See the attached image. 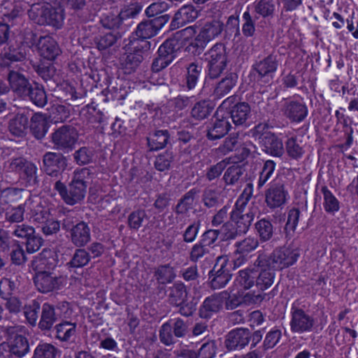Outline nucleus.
Returning <instances> with one entry per match:
<instances>
[{
    "mask_svg": "<svg viewBox=\"0 0 358 358\" xmlns=\"http://www.w3.org/2000/svg\"><path fill=\"white\" fill-rule=\"evenodd\" d=\"M323 194V207L324 210L330 214H334L340 209V202L326 185L321 187Z\"/></svg>",
    "mask_w": 358,
    "mask_h": 358,
    "instance_id": "79ce46f5",
    "label": "nucleus"
},
{
    "mask_svg": "<svg viewBox=\"0 0 358 358\" xmlns=\"http://www.w3.org/2000/svg\"><path fill=\"white\" fill-rule=\"evenodd\" d=\"M156 280L160 284H166L173 281L176 277L173 268L169 264L161 265L155 271Z\"/></svg>",
    "mask_w": 358,
    "mask_h": 358,
    "instance_id": "3c124183",
    "label": "nucleus"
},
{
    "mask_svg": "<svg viewBox=\"0 0 358 358\" xmlns=\"http://www.w3.org/2000/svg\"><path fill=\"white\" fill-rule=\"evenodd\" d=\"M227 292H221L207 297L199 308V315L202 318H209L214 313L219 312L223 306L224 301L228 298Z\"/></svg>",
    "mask_w": 358,
    "mask_h": 358,
    "instance_id": "6ab92c4d",
    "label": "nucleus"
},
{
    "mask_svg": "<svg viewBox=\"0 0 358 358\" xmlns=\"http://www.w3.org/2000/svg\"><path fill=\"white\" fill-rule=\"evenodd\" d=\"M201 71L202 66L196 63H191L187 67L185 84L188 90H192L195 87L201 76Z\"/></svg>",
    "mask_w": 358,
    "mask_h": 358,
    "instance_id": "8fccbe9b",
    "label": "nucleus"
},
{
    "mask_svg": "<svg viewBox=\"0 0 358 358\" xmlns=\"http://www.w3.org/2000/svg\"><path fill=\"white\" fill-rule=\"evenodd\" d=\"M243 173V168L239 165H232L225 171L223 179L228 185L236 182Z\"/></svg>",
    "mask_w": 358,
    "mask_h": 358,
    "instance_id": "052dcab7",
    "label": "nucleus"
},
{
    "mask_svg": "<svg viewBox=\"0 0 358 358\" xmlns=\"http://www.w3.org/2000/svg\"><path fill=\"white\" fill-rule=\"evenodd\" d=\"M250 341V330L248 328H236L225 336L224 346L229 351L241 350Z\"/></svg>",
    "mask_w": 358,
    "mask_h": 358,
    "instance_id": "dca6fc26",
    "label": "nucleus"
},
{
    "mask_svg": "<svg viewBox=\"0 0 358 358\" xmlns=\"http://www.w3.org/2000/svg\"><path fill=\"white\" fill-rule=\"evenodd\" d=\"M31 201H26L24 203L15 207H8L5 211V220L6 222L18 224L24 219V213L30 208Z\"/></svg>",
    "mask_w": 358,
    "mask_h": 358,
    "instance_id": "c756f323",
    "label": "nucleus"
},
{
    "mask_svg": "<svg viewBox=\"0 0 358 358\" xmlns=\"http://www.w3.org/2000/svg\"><path fill=\"white\" fill-rule=\"evenodd\" d=\"M231 264L227 255L217 258L213 268L209 273L210 285L213 289H221L229 282L231 278Z\"/></svg>",
    "mask_w": 358,
    "mask_h": 358,
    "instance_id": "0eeeda50",
    "label": "nucleus"
},
{
    "mask_svg": "<svg viewBox=\"0 0 358 358\" xmlns=\"http://www.w3.org/2000/svg\"><path fill=\"white\" fill-rule=\"evenodd\" d=\"M25 57L26 52L22 47L10 46L0 54V66L8 67L12 62L22 61Z\"/></svg>",
    "mask_w": 358,
    "mask_h": 358,
    "instance_id": "bb28decb",
    "label": "nucleus"
},
{
    "mask_svg": "<svg viewBox=\"0 0 358 358\" xmlns=\"http://www.w3.org/2000/svg\"><path fill=\"white\" fill-rule=\"evenodd\" d=\"M283 116L292 122L299 123L308 115V108L305 103L291 99H285L280 108Z\"/></svg>",
    "mask_w": 358,
    "mask_h": 358,
    "instance_id": "a211bd4d",
    "label": "nucleus"
},
{
    "mask_svg": "<svg viewBox=\"0 0 358 358\" xmlns=\"http://www.w3.org/2000/svg\"><path fill=\"white\" fill-rule=\"evenodd\" d=\"M29 209L31 210V218L33 221L41 224V225L50 217V210L47 208L36 205L34 206V209L31 207Z\"/></svg>",
    "mask_w": 358,
    "mask_h": 358,
    "instance_id": "0e129e2a",
    "label": "nucleus"
},
{
    "mask_svg": "<svg viewBox=\"0 0 358 358\" xmlns=\"http://www.w3.org/2000/svg\"><path fill=\"white\" fill-rule=\"evenodd\" d=\"M46 117L41 113H35L31 118L30 129L37 139H42L48 130Z\"/></svg>",
    "mask_w": 358,
    "mask_h": 358,
    "instance_id": "2f4dec72",
    "label": "nucleus"
},
{
    "mask_svg": "<svg viewBox=\"0 0 358 358\" xmlns=\"http://www.w3.org/2000/svg\"><path fill=\"white\" fill-rule=\"evenodd\" d=\"M169 303L173 305H180L187 300V291L184 283L180 282H175L169 288L168 295Z\"/></svg>",
    "mask_w": 358,
    "mask_h": 358,
    "instance_id": "f704fd0d",
    "label": "nucleus"
},
{
    "mask_svg": "<svg viewBox=\"0 0 358 358\" xmlns=\"http://www.w3.org/2000/svg\"><path fill=\"white\" fill-rule=\"evenodd\" d=\"M178 45L174 39L165 41L159 48L157 57L151 65V70L157 73L168 66L176 58Z\"/></svg>",
    "mask_w": 358,
    "mask_h": 358,
    "instance_id": "9b49d317",
    "label": "nucleus"
},
{
    "mask_svg": "<svg viewBox=\"0 0 358 358\" xmlns=\"http://www.w3.org/2000/svg\"><path fill=\"white\" fill-rule=\"evenodd\" d=\"M45 13L46 3H32L28 10L30 20L40 25H44Z\"/></svg>",
    "mask_w": 358,
    "mask_h": 358,
    "instance_id": "603ef678",
    "label": "nucleus"
},
{
    "mask_svg": "<svg viewBox=\"0 0 358 358\" xmlns=\"http://www.w3.org/2000/svg\"><path fill=\"white\" fill-rule=\"evenodd\" d=\"M77 321H62L55 327V337L62 342H68L76 336Z\"/></svg>",
    "mask_w": 358,
    "mask_h": 358,
    "instance_id": "cd10ccee",
    "label": "nucleus"
},
{
    "mask_svg": "<svg viewBox=\"0 0 358 358\" xmlns=\"http://www.w3.org/2000/svg\"><path fill=\"white\" fill-rule=\"evenodd\" d=\"M94 157V152L92 150L87 148L82 147L76 150L73 154V158L76 164L78 165L88 164L92 162Z\"/></svg>",
    "mask_w": 358,
    "mask_h": 358,
    "instance_id": "bf43d9fd",
    "label": "nucleus"
},
{
    "mask_svg": "<svg viewBox=\"0 0 358 358\" xmlns=\"http://www.w3.org/2000/svg\"><path fill=\"white\" fill-rule=\"evenodd\" d=\"M43 164L45 173L54 176L65 169L67 159L61 153L48 152L43 157Z\"/></svg>",
    "mask_w": 358,
    "mask_h": 358,
    "instance_id": "4be33fe9",
    "label": "nucleus"
},
{
    "mask_svg": "<svg viewBox=\"0 0 358 358\" xmlns=\"http://www.w3.org/2000/svg\"><path fill=\"white\" fill-rule=\"evenodd\" d=\"M118 38V36L114 33L108 32L96 38V45L99 50H103L113 46Z\"/></svg>",
    "mask_w": 358,
    "mask_h": 358,
    "instance_id": "338daca9",
    "label": "nucleus"
},
{
    "mask_svg": "<svg viewBox=\"0 0 358 358\" xmlns=\"http://www.w3.org/2000/svg\"><path fill=\"white\" fill-rule=\"evenodd\" d=\"M238 145V135L233 134L225 138L223 143L219 146L218 151L222 155H227L236 150Z\"/></svg>",
    "mask_w": 358,
    "mask_h": 358,
    "instance_id": "680f3d73",
    "label": "nucleus"
},
{
    "mask_svg": "<svg viewBox=\"0 0 358 358\" xmlns=\"http://www.w3.org/2000/svg\"><path fill=\"white\" fill-rule=\"evenodd\" d=\"M257 272L254 268H247L238 272L235 278V285L241 290H245L251 288L255 282Z\"/></svg>",
    "mask_w": 358,
    "mask_h": 358,
    "instance_id": "72a5a7b5",
    "label": "nucleus"
},
{
    "mask_svg": "<svg viewBox=\"0 0 358 358\" xmlns=\"http://www.w3.org/2000/svg\"><path fill=\"white\" fill-rule=\"evenodd\" d=\"M256 231L262 242L269 241L273 234V226L271 221L262 218L255 224Z\"/></svg>",
    "mask_w": 358,
    "mask_h": 358,
    "instance_id": "a18cd8bd",
    "label": "nucleus"
},
{
    "mask_svg": "<svg viewBox=\"0 0 358 358\" xmlns=\"http://www.w3.org/2000/svg\"><path fill=\"white\" fill-rule=\"evenodd\" d=\"M28 117L22 114L16 115L9 122L10 131L16 136H23L27 129Z\"/></svg>",
    "mask_w": 358,
    "mask_h": 358,
    "instance_id": "37998d69",
    "label": "nucleus"
},
{
    "mask_svg": "<svg viewBox=\"0 0 358 358\" xmlns=\"http://www.w3.org/2000/svg\"><path fill=\"white\" fill-rule=\"evenodd\" d=\"M263 150L274 157H281L284 153L283 144L277 136L271 131L262 133L258 138Z\"/></svg>",
    "mask_w": 358,
    "mask_h": 358,
    "instance_id": "5701e85b",
    "label": "nucleus"
},
{
    "mask_svg": "<svg viewBox=\"0 0 358 358\" xmlns=\"http://www.w3.org/2000/svg\"><path fill=\"white\" fill-rule=\"evenodd\" d=\"M252 184H248V188L244 189L235 203L231 213V220L235 223V227L225 232L226 239H235L238 236L245 234L258 212V208L254 203L246 209L252 194Z\"/></svg>",
    "mask_w": 358,
    "mask_h": 358,
    "instance_id": "f257e3e1",
    "label": "nucleus"
},
{
    "mask_svg": "<svg viewBox=\"0 0 358 358\" xmlns=\"http://www.w3.org/2000/svg\"><path fill=\"white\" fill-rule=\"evenodd\" d=\"M169 19V15L164 14L152 19L143 20L138 24L135 34L139 38H150L157 34Z\"/></svg>",
    "mask_w": 358,
    "mask_h": 358,
    "instance_id": "2eb2a0df",
    "label": "nucleus"
},
{
    "mask_svg": "<svg viewBox=\"0 0 358 358\" xmlns=\"http://www.w3.org/2000/svg\"><path fill=\"white\" fill-rule=\"evenodd\" d=\"M287 155L293 159H299L304 153L303 147L296 137L289 138L285 143Z\"/></svg>",
    "mask_w": 358,
    "mask_h": 358,
    "instance_id": "6e6d98bb",
    "label": "nucleus"
},
{
    "mask_svg": "<svg viewBox=\"0 0 358 358\" xmlns=\"http://www.w3.org/2000/svg\"><path fill=\"white\" fill-rule=\"evenodd\" d=\"M316 320L314 317L302 308L291 309L290 330L294 334H301L313 331Z\"/></svg>",
    "mask_w": 358,
    "mask_h": 358,
    "instance_id": "9d476101",
    "label": "nucleus"
},
{
    "mask_svg": "<svg viewBox=\"0 0 358 358\" xmlns=\"http://www.w3.org/2000/svg\"><path fill=\"white\" fill-rule=\"evenodd\" d=\"M250 106L248 103L240 102L235 104L230 111V115L227 117L236 125H242L245 123L250 115Z\"/></svg>",
    "mask_w": 358,
    "mask_h": 358,
    "instance_id": "c85d7f7f",
    "label": "nucleus"
},
{
    "mask_svg": "<svg viewBox=\"0 0 358 358\" xmlns=\"http://www.w3.org/2000/svg\"><path fill=\"white\" fill-rule=\"evenodd\" d=\"M23 100H29L38 107H43L48 101L47 95L43 87L37 83L31 85L28 94Z\"/></svg>",
    "mask_w": 358,
    "mask_h": 358,
    "instance_id": "e433bc0d",
    "label": "nucleus"
},
{
    "mask_svg": "<svg viewBox=\"0 0 358 358\" xmlns=\"http://www.w3.org/2000/svg\"><path fill=\"white\" fill-rule=\"evenodd\" d=\"M56 310L58 317L62 319V321H78V314L73 305L66 301L59 302Z\"/></svg>",
    "mask_w": 358,
    "mask_h": 358,
    "instance_id": "49530a36",
    "label": "nucleus"
},
{
    "mask_svg": "<svg viewBox=\"0 0 358 358\" xmlns=\"http://www.w3.org/2000/svg\"><path fill=\"white\" fill-rule=\"evenodd\" d=\"M148 144L151 150H158L164 148L169 140L168 130H157L150 134L148 138Z\"/></svg>",
    "mask_w": 358,
    "mask_h": 358,
    "instance_id": "4c0bfd02",
    "label": "nucleus"
},
{
    "mask_svg": "<svg viewBox=\"0 0 358 358\" xmlns=\"http://www.w3.org/2000/svg\"><path fill=\"white\" fill-rule=\"evenodd\" d=\"M275 8L273 0H256L254 3L255 12L264 18L272 17Z\"/></svg>",
    "mask_w": 358,
    "mask_h": 358,
    "instance_id": "09e8293b",
    "label": "nucleus"
},
{
    "mask_svg": "<svg viewBox=\"0 0 358 358\" xmlns=\"http://www.w3.org/2000/svg\"><path fill=\"white\" fill-rule=\"evenodd\" d=\"M214 106L210 100H201L196 102L191 110L192 117L196 120L207 118L212 113Z\"/></svg>",
    "mask_w": 358,
    "mask_h": 358,
    "instance_id": "ea45409f",
    "label": "nucleus"
},
{
    "mask_svg": "<svg viewBox=\"0 0 358 358\" xmlns=\"http://www.w3.org/2000/svg\"><path fill=\"white\" fill-rule=\"evenodd\" d=\"M231 127L229 117L217 112L207 125V137L209 140L219 139L227 134Z\"/></svg>",
    "mask_w": 358,
    "mask_h": 358,
    "instance_id": "aec40b11",
    "label": "nucleus"
},
{
    "mask_svg": "<svg viewBox=\"0 0 358 358\" xmlns=\"http://www.w3.org/2000/svg\"><path fill=\"white\" fill-rule=\"evenodd\" d=\"M259 245V239L257 237L248 236L242 240L235 243V250L234 254H245L255 251Z\"/></svg>",
    "mask_w": 358,
    "mask_h": 358,
    "instance_id": "58836bf2",
    "label": "nucleus"
},
{
    "mask_svg": "<svg viewBox=\"0 0 358 358\" xmlns=\"http://www.w3.org/2000/svg\"><path fill=\"white\" fill-rule=\"evenodd\" d=\"M243 23L242 32L245 37H251L255 32V20L252 18L248 10L245 11L242 16Z\"/></svg>",
    "mask_w": 358,
    "mask_h": 358,
    "instance_id": "e2e57ef3",
    "label": "nucleus"
},
{
    "mask_svg": "<svg viewBox=\"0 0 358 358\" xmlns=\"http://www.w3.org/2000/svg\"><path fill=\"white\" fill-rule=\"evenodd\" d=\"M261 271L258 276H256V285L262 290H265L270 287L274 281L275 273L271 271L272 268L259 267Z\"/></svg>",
    "mask_w": 358,
    "mask_h": 358,
    "instance_id": "c03bdc74",
    "label": "nucleus"
},
{
    "mask_svg": "<svg viewBox=\"0 0 358 358\" xmlns=\"http://www.w3.org/2000/svg\"><path fill=\"white\" fill-rule=\"evenodd\" d=\"M91 256L85 249H76L71 261L69 262L73 268H81L86 266L90 261Z\"/></svg>",
    "mask_w": 358,
    "mask_h": 358,
    "instance_id": "864d4df0",
    "label": "nucleus"
},
{
    "mask_svg": "<svg viewBox=\"0 0 358 358\" xmlns=\"http://www.w3.org/2000/svg\"><path fill=\"white\" fill-rule=\"evenodd\" d=\"M56 310L55 307L48 303L43 304L41 320L38 323L41 329L48 330L52 327L58 317Z\"/></svg>",
    "mask_w": 358,
    "mask_h": 358,
    "instance_id": "7c9ffc66",
    "label": "nucleus"
},
{
    "mask_svg": "<svg viewBox=\"0 0 358 358\" xmlns=\"http://www.w3.org/2000/svg\"><path fill=\"white\" fill-rule=\"evenodd\" d=\"M278 66L277 56L269 55L252 65V73L259 80L268 83L273 78Z\"/></svg>",
    "mask_w": 358,
    "mask_h": 358,
    "instance_id": "4468645a",
    "label": "nucleus"
},
{
    "mask_svg": "<svg viewBox=\"0 0 358 358\" xmlns=\"http://www.w3.org/2000/svg\"><path fill=\"white\" fill-rule=\"evenodd\" d=\"M54 188L57 190L64 201L68 205H75L83 200L86 194L87 187L85 185H78L73 182L69 184L68 187L57 180L54 185Z\"/></svg>",
    "mask_w": 358,
    "mask_h": 358,
    "instance_id": "ddd939ff",
    "label": "nucleus"
},
{
    "mask_svg": "<svg viewBox=\"0 0 358 358\" xmlns=\"http://www.w3.org/2000/svg\"><path fill=\"white\" fill-rule=\"evenodd\" d=\"M216 345L214 341L203 343L198 352H196L197 358H213L216 354Z\"/></svg>",
    "mask_w": 358,
    "mask_h": 358,
    "instance_id": "774afa93",
    "label": "nucleus"
},
{
    "mask_svg": "<svg viewBox=\"0 0 358 358\" xmlns=\"http://www.w3.org/2000/svg\"><path fill=\"white\" fill-rule=\"evenodd\" d=\"M224 29V24L218 20H213L206 22L201 28L199 34L191 45L196 48L199 54L203 51L207 44L221 34Z\"/></svg>",
    "mask_w": 358,
    "mask_h": 358,
    "instance_id": "1a4fd4ad",
    "label": "nucleus"
},
{
    "mask_svg": "<svg viewBox=\"0 0 358 358\" xmlns=\"http://www.w3.org/2000/svg\"><path fill=\"white\" fill-rule=\"evenodd\" d=\"M63 228L69 231L71 243L78 248L86 245L91 240V230L89 225L83 222L76 223L73 217H66L63 220Z\"/></svg>",
    "mask_w": 358,
    "mask_h": 358,
    "instance_id": "6e6552de",
    "label": "nucleus"
},
{
    "mask_svg": "<svg viewBox=\"0 0 358 358\" xmlns=\"http://www.w3.org/2000/svg\"><path fill=\"white\" fill-rule=\"evenodd\" d=\"M208 62V76L212 79L218 78L227 64L226 48L223 43H217L204 54Z\"/></svg>",
    "mask_w": 358,
    "mask_h": 358,
    "instance_id": "20e7f679",
    "label": "nucleus"
},
{
    "mask_svg": "<svg viewBox=\"0 0 358 358\" xmlns=\"http://www.w3.org/2000/svg\"><path fill=\"white\" fill-rule=\"evenodd\" d=\"M9 167L11 171L20 174V178L26 182L27 186L33 187L38 184V168L33 162L18 157L11 160Z\"/></svg>",
    "mask_w": 358,
    "mask_h": 358,
    "instance_id": "f8f14e48",
    "label": "nucleus"
},
{
    "mask_svg": "<svg viewBox=\"0 0 358 358\" xmlns=\"http://www.w3.org/2000/svg\"><path fill=\"white\" fill-rule=\"evenodd\" d=\"M199 15L198 10L192 5H185L175 13L171 24L170 29H177L185 24L194 21Z\"/></svg>",
    "mask_w": 358,
    "mask_h": 358,
    "instance_id": "b1692460",
    "label": "nucleus"
},
{
    "mask_svg": "<svg viewBox=\"0 0 358 358\" xmlns=\"http://www.w3.org/2000/svg\"><path fill=\"white\" fill-rule=\"evenodd\" d=\"M145 218H147V214L144 210L138 209L133 211L128 216L129 227L134 230H138L142 227Z\"/></svg>",
    "mask_w": 358,
    "mask_h": 358,
    "instance_id": "13d9d810",
    "label": "nucleus"
},
{
    "mask_svg": "<svg viewBox=\"0 0 358 358\" xmlns=\"http://www.w3.org/2000/svg\"><path fill=\"white\" fill-rule=\"evenodd\" d=\"M199 191L196 188H192L186 192L178 201L175 208L177 215L186 214L193 208L196 197Z\"/></svg>",
    "mask_w": 358,
    "mask_h": 358,
    "instance_id": "473e14b6",
    "label": "nucleus"
},
{
    "mask_svg": "<svg viewBox=\"0 0 358 358\" xmlns=\"http://www.w3.org/2000/svg\"><path fill=\"white\" fill-rule=\"evenodd\" d=\"M64 20V10L61 6L46 3L44 25H50L57 29L62 27Z\"/></svg>",
    "mask_w": 358,
    "mask_h": 358,
    "instance_id": "a878e982",
    "label": "nucleus"
},
{
    "mask_svg": "<svg viewBox=\"0 0 358 358\" xmlns=\"http://www.w3.org/2000/svg\"><path fill=\"white\" fill-rule=\"evenodd\" d=\"M300 256V250L296 247L288 246L275 248L270 255L259 252L254 262L255 267H268L273 270L282 271L294 264Z\"/></svg>",
    "mask_w": 358,
    "mask_h": 358,
    "instance_id": "f03ea898",
    "label": "nucleus"
},
{
    "mask_svg": "<svg viewBox=\"0 0 358 358\" xmlns=\"http://www.w3.org/2000/svg\"><path fill=\"white\" fill-rule=\"evenodd\" d=\"M237 82V76L235 74H229L222 79L216 85L213 96L216 99H222L235 87Z\"/></svg>",
    "mask_w": 358,
    "mask_h": 358,
    "instance_id": "c9c22d12",
    "label": "nucleus"
},
{
    "mask_svg": "<svg viewBox=\"0 0 358 358\" xmlns=\"http://www.w3.org/2000/svg\"><path fill=\"white\" fill-rule=\"evenodd\" d=\"M39 310L40 304L38 302L35 301H34L31 304L24 307V315L30 325H36Z\"/></svg>",
    "mask_w": 358,
    "mask_h": 358,
    "instance_id": "69168bd1",
    "label": "nucleus"
},
{
    "mask_svg": "<svg viewBox=\"0 0 358 358\" xmlns=\"http://www.w3.org/2000/svg\"><path fill=\"white\" fill-rule=\"evenodd\" d=\"M37 49L40 55L48 60H54L61 52L57 42L49 36L38 38Z\"/></svg>",
    "mask_w": 358,
    "mask_h": 358,
    "instance_id": "393cba45",
    "label": "nucleus"
},
{
    "mask_svg": "<svg viewBox=\"0 0 358 358\" xmlns=\"http://www.w3.org/2000/svg\"><path fill=\"white\" fill-rule=\"evenodd\" d=\"M8 344L11 353L15 358H21L29 351L28 341L22 335L15 336L14 339Z\"/></svg>",
    "mask_w": 358,
    "mask_h": 358,
    "instance_id": "a19ab883",
    "label": "nucleus"
},
{
    "mask_svg": "<svg viewBox=\"0 0 358 358\" xmlns=\"http://www.w3.org/2000/svg\"><path fill=\"white\" fill-rule=\"evenodd\" d=\"M51 143L64 152L72 151L78 139L77 129L72 125H63L51 134Z\"/></svg>",
    "mask_w": 358,
    "mask_h": 358,
    "instance_id": "423d86ee",
    "label": "nucleus"
},
{
    "mask_svg": "<svg viewBox=\"0 0 358 358\" xmlns=\"http://www.w3.org/2000/svg\"><path fill=\"white\" fill-rule=\"evenodd\" d=\"M173 154L171 151H165L159 155L155 161V167L159 171H164L171 167V164L173 161Z\"/></svg>",
    "mask_w": 358,
    "mask_h": 358,
    "instance_id": "4d7b16f0",
    "label": "nucleus"
},
{
    "mask_svg": "<svg viewBox=\"0 0 358 358\" xmlns=\"http://www.w3.org/2000/svg\"><path fill=\"white\" fill-rule=\"evenodd\" d=\"M275 163L274 161L268 159L264 162L263 166L259 172L257 180V188L262 189L265 184L268 182L274 173L275 169Z\"/></svg>",
    "mask_w": 358,
    "mask_h": 358,
    "instance_id": "de8ad7c7",
    "label": "nucleus"
},
{
    "mask_svg": "<svg viewBox=\"0 0 358 358\" xmlns=\"http://www.w3.org/2000/svg\"><path fill=\"white\" fill-rule=\"evenodd\" d=\"M188 333V324L180 317L169 320L159 329L161 343L170 346L176 343V338H184Z\"/></svg>",
    "mask_w": 358,
    "mask_h": 358,
    "instance_id": "39448f33",
    "label": "nucleus"
},
{
    "mask_svg": "<svg viewBox=\"0 0 358 358\" xmlns=\"http://www.w3.org/2000/svg\"><path fill=\"white\" fill-rule=\"evenodd\" d=\"M49 260L41 254L33 261V266L36 271L34 284L37 289L42 293H48L57 289L59 286V278L52 273L45 271L50 269Z\"/></svg>",
    "mask_w": 358,
    "mask_h": 358,
    "instance_id": "7ed1b4c3",
    "label": "nucleus"
},
{
    "mask_svg": "<svg viewBox=\"0 0 358 358\" xmlns=\"http://www.w3.org/2000/svg\"><path fill=\"white\" fill-rule=\"evenodd\" d=\"M8 81L13 94L22 99L27 96L33 84L24 75L14 70L9 71Z\"/></svg>",
    "mask_w": 358,
    "mask_h": 358,
    "instance_id": "412c9836",
    "label": "nucleus"
},
{
    "mask_svg": "<svg viewBox=\"0 0 358 358\" xmlns=\"http://www.w3.org/2000/svg\"><path fill=\"white\" fill-rule=\"evenodd\" d=\"M289 198L288 192L285 185L280 182L270 184L265 192V202L271 209L280 208L285 205Z\"/></svg>",
    "mask_w": 358,
    "mask_h": 358,
    "instance_id": "f3484780",
    "label": "nucleus"
},
{
    "mask_svg": "<svg viewBox=\"0 0 358 358\" xmlns=\"http://www.w3.org/2000/svg\"><path fill=\"white\" fill-rule=\"evenodd\" d=\"M57 348L48 343H39L34 350L32 358H56Z\"/></svg>",
    "mask_w": 358,
    "mask_h": 358,
    "instance_id": "5fc2aeb1",
    "label": "nucleus"
}]
</instances>
